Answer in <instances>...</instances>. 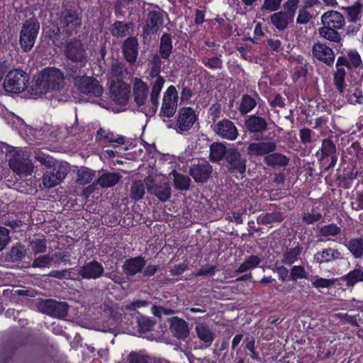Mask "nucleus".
Masks as SVG:
<instances>
[{
    "label": "nucleus",
    "mask_w": 363,
    "mask_h": 363,
    "mask_svg": "<svg viewBox=\"0 0 363 363\" xmlns=\"http://www.w3.org/2000/svg\"><path fill=\"white\" fill-rule=\"evenodd\" d=\"M145 194V189L143 184L132 185L130 189V198L135 201L141 199Z\"/></svg>",
    "instance_id": "338daca9"
},
{
    "label": "nucleus",
    "mask_w": 363,
    "mask_h": 363,
    "mask_svg": "<svg viewBox=\"0 0 363 363\" xmlns=\"http://www.w3.org/2000/svg\"><path fill=\"white\" fill-rule=\"evenodd\" d=\"M262 104L264 106V101L261 99L259 94L254 91L252 95L245 94L242 96L240 102L238 106V111L241 115L245 116L250 113L257 105Z\"/></svg>",
    "instance_id": "5701e85b"
},
{
    "label": "nucleus",
    "mask_w": 363,
    "mask_h": 363,
    "mask_svg": "<svg viewBox=\"0 0 363 363\" xmlns=\"http://www.w3.org/2000/svg\"><path fill=\"white\" fill-rule=\"evenodd\" d=\"M362 8V5L359 1H357L354 5L345 8V12L349 22L357 23L360 20Z\"/></svg>",
    "instance_id": "8fccbe9b"
},
{
    "label": "nucleus",
    "mask_w": 363,
    "mask_h": 363,
    "mask_svg": "<svg viewBox=\"0 0 363 363\" xmlns=\"http://www.w3.org/2000/svg\"><path fill=\"white\" fill-rule=\"evenodd\" d=\"M201 62L205 67L211 69H220L223 67V60L217 56L212 57H204L202 58Z\"/></svg>",
    "instance_id": "052dcab7"
},
{
    "label": "nucleus",
    "mask_w": 363,
    "mask_h": 363,
    "mask_svg": "<svg viewBox=\"0 0 363 363\" xmlns=\"http://www.w3.org/2000/svg\"><path fill=\"white\" fill-rule=\"evenodd\" d=\"M138 328L140 333L150 332L153 330L155 321L150 318L141 316L138 318Z\"/></svg>",
    "instance_id": "6e6d98bb"
},
{
    "label": "nucleus",
    "mask_w": 363,
    "mask_h": 363,
    "mask_svg": "<svg viewBox=\"0 0 363 363\" xmlns=\"http://www.w3.org/2000/svg\"><path fill=\"white\" fill-rule=\"evenodd\" d=\"M281 0H264L262 5L261 10L263 11L277 12L281 7Z\"/></svg>",
    "instance_id": "69168bd1"
},
{
    "label": "nucleus",
    "mask_w": 363,
    "mask_h": 363,
    "mask_svg": "<svg viewBox=\"0 0 363 363\" xmlns=\"http://www.w3.org/2000/svg\"><path fill=\"white\" fill-rule=\"evenodd\" d=\"M95 177V171L85 168L78 172V182L80 184H89Z\"/></svg>",
    "instance_id": "bf43d9fd"
},
{
    "label": "nucleus",
    "mask_w": 363,
    "mask_h": 363,
    "mask_svg": "<svg viewBox=\"0 0 363 363\" xmlns=\"http://www.w3.org/2000/svg\"><path fill=\"white\" fill-rule=\"evenodd\" d=\"M347 249L356 258H362L363 256V238H351L345 244Z\"/></svg>",
    "instance_id": "ea45409f"
},
{
    "label": "nucleus",
    "mask_w": 363,
    "mask_h": 363,
    "mask_svg": "<svg viewBox=\"0 0 363 363\" xmlns=\"http://www.w3.org/2000/svg\"><path fill=\"white\" fill-rule=\"evenodd\" d=\"M26 252L25 246L18 243L13 246L6 253V259L11 262H19L25 257Z\"/></svg>",
    "instance_id": "a19ab883"
},
{
    "label": "nucleus",
    "mask_w": 363,
    "mask_h": 363,
    "mask_svg": "<svg viewBox=\"0 0 363 363\" xmlns=\"http://www.w3.org/2000/svg\"><path fill=\"white\" fill-rule=\"evenodd\" d=\"M161 57L157 54L154 55L150 61V69L149 74L152 78H155L157 76H161L160 74L161 71Z\"/></svg>",
    "instance_id": "4d7b16f0"
},
{
    "label": "nucleus",
    "mask_w": 363,
    "mask_h": 363,
    "mask_svg": "<svg viewBox=\"0 0 363 363\" xmlns=\"http://www.w3.org/2000/svg\"><path fill=\"white\" fill-rule=\"evenodd\" d=\"M213 130L220 138L230 141L236 140L239 135L235 124L228 118H223L216 123L213 126Z\"/></svg>",
    "instance_id": "dca6fc26"
},
{
    "label": "nucleus",
    "mask_w": 363,
    "mask_h": 363,
    "mask_svg": "<svg viewBox=\"0 0 363 363\" xmlns=\"http://www.w3.org/2000/svg\"><path fill=\"white\" fill-rule=\"evenodd\" d=\"M40 29L37 20L29 18L25 21L20 33V44L24 52L30 51L33 47Z\"/></svg>",
    "instance_id": "423d86ee"
},
{
    "label": "nucleus",
    "mask_w": 363,
    "mask_h": 363,
    "mask_svg": "<svg viewBox=\"0 0 363 363\" xmlns=\"http://www.w3.org/2000/svg\"><path fill=\"white\" fill-rule=\"evenodd\" d=\"M261 263V259L257 255H250L236 269L238 274L244 273L250 269L257 267Z\"/></svg>",
    "instance_id": "49530a36"
},
{
    "label": "nucleus",
    "mask_w": 363,
    "mask_h": 363,
    "mask_svg": "<svg viewBox=\"0 0 363 363\" xmlns=\"http://www.w3.org/2000/svg\"><path fill=\"white\" fill-rule=\"evenodd\" d=\"M347 99L352 104H363V93L360 87H355L348 91Z\"/></svg>",
    "instance_id": "5fc2aeb1"
},
{
    "label": "nucleus",
    "mask_w": 363,
    "mask_h": 363,
    "mask_svg": "<svg viewBox=\"0 0 363 363\" xmlns=\"http://www.w3.org/2000/svg\"><path fill=\"white\" fill-rule=\"evenodd\" d=\"M323 218V206L321 204L313 206L310 211L302 213V222L306 225H311L320 221Z\"/></svg>",
    "instance_id": "f704fd0d"
},
{
    "label": "nucleus",
    "mask_w": 363,
    "mask_h": 363,
    "mask_svg": "<svg viewBox=\"0 0 363 363\" xmlns=\"http://www.w3.org/2000/svg\"><path fill=\"white\" fill-rule=\"evenodd\" d=\"M302 250V247L298 243L295 247L287 248L282 255L281 263L292 265L298 260Z\"/></svg>",
    "instance_id": "58836bf2"
},
{
    "label": "nucleus",
    "mask_w": 363,
    "mask_h": 363,
    "mask_svg": "<svg viewBox=\"0 0 363 363\" xmlns=\"http://www.w3.org/2000/svg\"><path fill=\"white\" fill-rule=\"evenodd\" d=\"M277 149V145L274 142H259L251 143L249 144L247 151L251 156L262 157L269 155Z\"/></svg>",
    "instance_id": "bb28decb"
},
{
    "label": "nucleus",
    "mask_w": 363,
    "mask_h": 363,
    "mask_svg": "<svg viewBox=\"0 0 363 363\" xmlns=\"http://www.w3.org/2000/svg\"><path fill=\"white\" fill-rule=\"evenodd\" d=\"M65 76L60 69L48 67L39 73L32 86V91L36 96H43L50 91H59L64 86Z\"/></svg>",
    "instance_id": "f03ea898"
},
{
    "label": "nucleus",
    "mask_w": 363,
    "mask_h": 363,
    "mask_svg": "<svg viewBox=\"0 0 363 363\" xmlns=\"http://www.w3.org/2000/svg\"><path fill=\"white\" fill-rule=\"evenodd\" d=\"M127 363H153L152 358L141 352L132 351L127 357Z\"/></svg>",
    "instance_id": "864d4df0"
},
{
    "label": "nucleus",
    "mask_w": 363,
    "mask_h": 363,
    "mask_svg": "<svg viewBox=\"0 0 363 363\" xmlns=\"http://www.w3.org/2000/svg\"><path fill=\"white\" fill-rule=\"evenodd\" d=\"M347 59L350 69L359 67L362 63L360 55L356 50H350L347 52Z\"/></svg>",
    "instance_id": "680f3d73"
},
{
    "label": "nucleus",
    "mask_w": 363,
    "mask_h": 363,
    "mask_svg": "<svg viewBox=\"0 0 363 363\" xmlns=\"http://www.w3.org/2000/svg\"><path fill=\"white\" fill-rule=\"evenodd\" d=\"M82 25L81 18L72 9H65L62 12L59 30L67 37L76 35Z\"/></svg>",
    "instance_id": "0eeeda50"
},
{
    "label": "nucleus",
    "mask_w": 363,
    "mask_h": 363,
    "mask_svg": "<svg viewBox=\"0 0 363 363\" xmlns=\"http://www.w3.org/2000/svg\"><path fill=\"white\" fill-rule=\"evenodd\" d=\"M342 258V254L337 249L327 247L316 252L313 255V262L320 266L341 259Z\"/></svg>",
    "instance_id": "b1692460"
},
{
    "label": "nucleus",
    "mask_w": 363,
    "mask_h": 363,
    "mask_svg": "<svg viewBox=\"0 0 363 363\" xmlns=\"http://www.w3.org/2000/svg\"><path fill=\"white\" fill-rule=\"evenodd\" d=\"M122 52L125 60L134 65L138 57V40L135 37H128L122 44Z\"/></svg>",
    "instance_id": "393cba45"
},
{
    "label": "nucleus",
    "mask_w": 363,
    "mask_h": 363,
    "mask_svg": "<svg viewBox=\"0 0 363 363\" xmlns=\"http://www.w3.org/2000/svg\"><path fill=\"white\" fill-rule=\"evenodd\" d=\"M311 276L303 265H293L290 269L289 280L296 281L298 279H307L309 281Z\"/></svg>",
    "instance_id": "de8ad7c7"
},
{
    "label": "nucleus",
    "mask_w": 363,
    "mask_h": 363,
    "mask_svg": "<svg viewBox=\"0 0 363 363\" xmlns=\"http://www.w3.org/2000/svg\"><path fill=\"white\" fill-rule=\"evenodd\" d=\"M65 53L66 57L73 62H82L86 57L82 43L77 39L70 40L67 43Z\"/></svg>",
    "instance_id": "aec40b11"
},
{
    "label": "nucleus",
    "mask_w": 363,
    "mask_h": 363,
    "mask_svg": "<svg viewBox=\"0 0 363 363\" xmlns=\"http://www.w3.org/2000/svg\"><path fill=\"white\" fill-rule=\"evenodd\" d=\"M228 149L220 143L215 142L210 145L209 160L212 162H218L225 159L228 155Z\"/></svg>",
    "instance_id": "473e14b6"
},
{
    "label": "nucleus",
    "mask_w": 363,
    "mask_h": 363,
    "mask_svg": "<svg viewBox=\"0 0 363 363\" xmlns=\"http://www.w3.org/2000/svg\"><path fill=\"white\" fill-rule=\"evenodd\" d=\"M284 219V213L281 211L265 213L259 216L260 223L263 225H269L273 223H281Z\"/></svg>",
    "instance_id": "09e8293b"
},
{
    "label": "nucleus",
    "mask_w": 363,
    "mask_h": 363,
    "mask_svg": "<svg viewBox=\"0 0 363 363\" xmlns=\"http://www.w3.org/2000/svg\"><path fill=\"white\" fill-rule=\"evenodd\" d=\"M146 260L142 256L126 259L122 265L123 273L127 276H135L145 268Z\"/></svg>",
    "instance_id": "cd10ccee"
},
{
    "label": "nucleus",
    "mask_w": 363,
    "mask_h": 363,
    "mask_svg": "<svg viewBox=\"0 0 363 363\" xmlns=\"http://www.w3.org/2000/svg\"><path fill=\"white\" fill-rule=\"evenodd\" d=\"M299 1L300 0H287L283 6V12H285V13H287L288 16L294 19Z\"/></svg>",
    "instance_id": "0e129e2a"
},
{
    "label": "nucleus",
    "mask_w": 363,
    "mask_h": 363,
    "mask_svg": "<svg viewBox=\"0 0 363 363\" xmlns=\"http://www.w3.org/2000/svg\"><path fill=\"white\" fill-rule=\"evenodd\" d=\"M65 79L74 80V82L80 79L82 75V66L77 64L67 63L65 67Z\"/></svg>",
    "instance_id": "c03bdc74"
},
{
    "label": "nucleus",
    "mask_w": 363,
    "mask_h": 363,
    "mask_svg": "<svg viewBox=\"0 0 363 363\" xmlns=\"http://www.w3.org/2000/svg\"><path fill=\"white\" fill-rule=\"evenodd\" d=\"M228 172L232 174H243L246 171V158L236 147L228 148L225 158Z\"/></svg>",
    "instance_id": "f8f14e48"
},
{
    "label": "nucleus",
    "mask_w": 363,
    "mask_h": 363,
    "mask_svg": "<svg viewBox=\"0 0 363 363\" xmlns=\"http://www.w3.org/2000/svg\"><path fill=\"white\" fill-rule=\"evenodd\" d=\"M104 267L97 260L93 259L89 262H85L78 270V274L86 280L97 279L103 276Z\"/></svg>",
    "instance_id": "a211bd4d"
},
{
    "label": "nucleus",
    "mask_w": 363,
    "mask_h": 363,
    "mask_svg": "<svg viewBox=\"0 0 363 363\" xmlns=\"http://www.w3.org/2000/svg\"><path fill=\"white\" fill-rule=\"evenodd\" d=\"M172 38L169 33H164L160 40L159 53L162 59L167 60L172 53Z\"/></svg>",
    "instance_id": "72a5a7b5"
},
{
    "label": "nucleus",
    "mask_w": 363,
    "mask_h": 363,
    "mask_svg": "<svg viewBox=\"0 0 363 363\" xmlns=\"http://www.w3.org/2000/svg\"><path fill=\"white\" fill-rule=\"evenodd\" d=\"M147 84L140 78H135L133 83L134 101L138 107L144 106L148 96Z\"/></svg>",
    "instance_id": "c756f323"
},
{
    "label": "nucleus",
    "mask_w": 363,
    "mask_h": 363,
    "mask_svg": "<svg viewBox=\"0 0 363 363\" xmlns=\"http://www.w3.org/2000/svg\"><path fill=\"white\" fill-rule=\"evenodd\" d=\"M38 308L44 314L62 318L67 315L69 305L66 302L57 301L55 299H45L38 303Z\"/></svg>",
    "instance_id": "9b49d317"
},
{
    "label": "nucleus",
    "mask_w": 363,
    "mask_h": 363,
    "mask_svg": "<svg viewBox=\"0 0 363 363\" xmlns=\"http://www.w3.org/2000/svg\"><path fill=\"white\" fill-rule=\"evenodd\" d=\"M110 93L115 104L125 105L130 98V86L123 80L112 81L110 86Z\"/></svg>",
    "instance_id": "f3484780"
},
{
    "label": "nucleus",
    "mask_w": 363,
    "mask_h": 363,
    "mask_svg": "<svg viewBox=\"0 0 363 363\" xmlns=\"http://www.w3.org/2000/svg\"><path fill=\"white\" fill-rule=\"evenodd\" d=\"M313 56L328 66L333 65L335 53L332 48L324 43H316L312 46Z\"/></svg>",
    "instance_id": "412c9836"
},
{
    "label": "nucleus",
    "mask_w": 363,
    "mask_h": 363,
    "mask_svg": "<svg viewBox=\"0 0 363 363\" xmlns=\"http://www.w3.org/2000/svg\"><path fill=\"white\" fill-rule=\"evenodd\" d=\"M179 95L176 87L170 85L164 93L160 116L170 118L176 113Z\"/></svg>",
    "instance_id": "6e6552de"
},
{
    "label": "nucleus",
    "mask_w": 363,
    "mask_h": 363,
    "mask_svg": "<svg viewBox=\"0 0 363 363\" xmlns=\"http://www.w3.org/2000/svg\"><path fill=\"white\" fill-rule=\"evenodd\" d=\"M31 249L35 254L43 253L46 251L47 245L45 240H36L30 242Z\"/></svg>",
    "instance_id": "774afa93"
},
{
    "label": "nucleus",
    "mask_w": 363,
    "mask_h": 363,
    "mask_svg": "<svg viewBox=\"0 0 363 363\" xmlns=\"http://www.w3.org/2000/svg\"><path fill=\"white\" fill-rule=\"evenodd\" d=\"M269 113V110L265 106L259 105L258 110L255 114L249 116L245 121V127L250 133H263L267 130L268 123L262 115Z\"/></svg>",
    "instance_id": "1a4fd4ad"
},
{
    "label": "nucleus",
    "mask_w": 363,
    "mask_h": 363,
    "mask_svg": "<svg viewBox=\"0 0 363 363\" xmlns=\"http://www.w3.org/2000/svg\"><path fill=\"white\" fill-rule=\"evenodd\" d=\"M264 163L272 169L285 167L289 163V158L280 152H271L264 158Z\"/></svg>",
    "instance_id": "2f4dec72"
},
{
    "label": "nucleus",
    "mask_w": 363,
    "mask_h": 363,
    "mask_svg": "<svg viewBox=\"0 0 363 363\" xmlns=\"http://www.w3.org/2000/svg\"><path fill=\"white\" fill-rule=\"evenodd\" d=\"M198 119V115L193 108L186 106L179 108L176 123L177 132L183 133L189 131Z\"/></svg>",
    "instance_id": "ddd939ff"
},
{
    "label": "nucleus",
    "mask_w": 363,
    "mask_h": 363,
    "mask_svg": "<svg viewBox=\"0 0 363 363\" xmlns=\"http://www.w3.org/2000/svg\"><path fill=\"white\" fill-rule=\"evenodd\" d=\"M289 62L292 68V79L296 82L306 77L308 74V62L302 55L290 57Z\"/></svg>",
    "instance_id": "a878e982"
},
{
    "label": "nucleus",
    "mask_w": 363,
    "mask_h": 363,
    "mask_svg": "<svg viewBox=\"0 0 363 363\" xmlns=\"http://www.w3.org/2000/svg\"><path fill=\"white\" fill-rule=\"evenodd\" d=\"M347 152L352 157L342 155L339 168L335 174V182L339 188L348 189L351 187L353 181L357 177L359 169L356 160L359 159L363 164V149L360 143L354 142L347 149Z\"/></svg>",
    "instance_id": "f257e3e1"
},
{
    "label": "nucleus",
    "mask_w": 363,
    "mask_h": 363,
    "mask_svg": "<svg viewBox=\"0 0 363 363\" xmlns=\"http://www.w3.org/2000/svg\"><path fill=\"white\" fill-rule=\"evenodd\" d=\"M323 26L318 29L319 35L327 40L333 43H340L342 38L339 30L345 25V16L339 11L330 10L321 16Z\"/></svg>",
    "instance_id": "7ed1b4c3"
},
{
    "label": "nucleus",
    "mask_w": 363,
    "mask_h": 363,
    "mask_svg": "<svg viewBox=\"0 0 363 363\" xmlns=\"http://www.w3.org/2000/svg\"><path fill=\"white\" fill-rule=\"evenodd\" d=\"M121 176L115 172H108L101 174L96 180L98 184L102 188H108L118 184Z\"/></svg>",
    "instance_id": "79ce46f5"
},
{
    "label": "nucleus",
    "mask_w": 363,
    "mask_h": 363,
    "mask_svg": "<svg viewBox=\"0 0 363 363\" xmlns=\"http://www.w3.org/2000/svg\"><path fill=\"white\" fill-rule=\"evenodd\" d=\"M340 279L345 282L347 288L353 287L356 284L363 282V269L361 267L354 268Z\"/></svg>",
    "instance_id": "e433bc0d"
},
{
    "label": "nucleus",
    "mask_w": 363,
    "mask_h": 363,
    "mask_svg": "<svg viewBox=\"0 0 363 363\" xmlns=\"http://www.w3.org/2000/svg\"><path fill=\"white\" fill-rule=\"evenodd\" d=\"M173 176L174 186L180 191H186L191 185V179L189 176L184 175L176 170L172 172Z\"/></svg>",
    "instance_id": "37998d69"
},
{
    "label": "nucleus",
    "mask_w": 363,
    "mask_h": 363,
    "mask_svg": "<svg viewBox=\"0 0 363 363\" xmlns=\"http://www.w3.org/2000/svg\"><path fill=\"white\" fill-rule=\"evenodd\" d=\"M213 172L212 165L206 160H197L191 164L189 175L196 183L207 182Z\"/></svg>",
    "instance_id": "2eb2a0df"
},
{
    "label": "nucleus",
    "mask_w": 363,
    "mask_h": 363,
    "mask_svg": "<svg viewBox=\"0 0 363 363\" xmlns=\"http://www.w3.org/2000/svg\"><path fill=\"white\" fill-rule=\"evenodd\" d=\"M149 190L162 202L167 201L171 196V187L167 182L155 184Z\"/></svg>",
    "instance_id": "4c0bfd02"
},
{
    "label": "nucleus",
    "mask_w": 363,
    "mask_h": 363,
    "mask_svg": "<svg viewBox=\"0 0 363 363\" xmlns=\"http://www.w3.org/2000/svg\"><path fill=\"white\" fill-rule=\"evenodd\" d=\"M126 67L123 62L117 60L111 64V74L116 79L115 81L123 80L124 72Z\"/></svg>",
    "instance_id": "603ef678"
},
{
    "label": "nucleus",
    "mask_w": 363,
    "mask_h": 363,
    "mask_svg": "<svg viewBox=\"0 0 363 363\" xmlns=\"http://www.w3.org/2000/svg\"><path fill=\"white\" fill-rule=\"evenodd\" d=\"M309 281H311V285L315 289H324L332 286L335 283L334 279H326L320 277L318 276H311Z\"/></svg>",
    "instance_id": "3c124183"
},
{
    "label": "nucleus",
    "mask_w": 363,
    "mask_h": 363,
    "mask_svg": "<svg viewBox=\"0 0 363 363\" xmlns=\"http://www.w3.org/2000/svg\"><path fill=\"white\" fill-rule=\"evenodd\" d=\"M67 167L63 164L53 165L48 168L43 176V184L47 188H51L59 184L67 175Z\"/></svg>",
    "instance_id": "4468645a"
},
{
    "label": "nucleus",
    "mask_w": 363,
    "mask_h": 363,
    "mask_svg": "<svg viewBox=\"0 0 363 363\" xmlns=\"http://www.w3.org/2000/svg\"><path fill=\"white\" fill-rule=\"evenodd\" d=\"M195 330L198 337L203 342L206 347H209L215 339V335L209 327L206 324L199 323L196 325Z\"/></svg>",
    "instance_id": "c9c22d12"
},
{
    "label": "nucleus",
    "mask_w": 363,
    "mask_h": 363,
    "mask_svg": "<svg viewBox=\"0 0 363 363\" xmlns=\"http://www.w3.org/2000/svg\"><path fill=\"white\" fill-rule=\"evenodd\" d=\"M341 232V228L335 223L325 225L319 229V234L323 237L336 236Z\"/></svg>",
    "instance_id": "13d9d810"
},
{
    "label": "nucleus",
    "mask_w": 363,
    "mask_h": 363,
    "mask_svg": "<svg viewBox=\"0 0 363 363\" xmlns=\"http://www.w3.org/2000/svg\"><path fill=\"white\" fill-rule=\"evenodd\" d=\"M28 84V76L22 69H15L8 72L4 82V89L9 92L19 94L24 91Z\"/></svg>",
    "instance_id": "39448f33"
},
{
    "label": "nucleus",
    "mask_w": 363,
    "mask_h": 363,
    "mask_svg": "<svg viewBox=\"0 0 363 363\" xmlns=\"http://www.w3.org/2000/svg\"><path fill=\"white\" fill-rule=\"evenodd\" d=\"M130 28V23L116 21L111 25L110 30L113 36L117 38H123L128 34Z\"/></svg>",
    "instance_id": "a18cd8bd"
},
{
    "label": "nucleus",
    "mask_w": 363,
    "mask_h": 363,
    "mask_svg": "<svg viewBox=\"0 0 363 363\" xmlns=\"http://www.w3.org/2000/svg\"><path fill=\"white\" fill-rule=\"evenodd\" d=\"M52 261L53 257L49 255H41L33 260L32 267L35 268H44L48 267Z\"/></svg>",
    "instance_id": "e2e57ef3"
},
{
    "label": "nucleus",
    "mask_w": 363,
    "mask_h": 363,
    "mask_svg": "<svg viewBox=\"0 0 363 363\" xmlns=\"http://www.w3.org/2000/svg\"><path fill=\"white\" fill-rule=\"evenodd\" d=\"M169 320V330L177 339L184 340L189 335L188 323L186 320L177 316L172 317Z\"/></svg>",
    "instance_id": "c85d7f7f"
},
{
    "label": "nucleus",
    "mask_w": 363,
    "mask_h": 363,
    "mask_svg": "<svg viewBox=\"0 0 363 363\" xmlns=\"http://www.w3.org/2000/svg\"><path fill=\"white\" fill-rule=\"evenodd\" d=\"M269 19L272 25L279 31H284L294 23V20L283 11L274 13L270 16Z\"/></svg>",
    "instance_id": "7c9ffc66"
},
{
    "label": "nucleus",
    "mask_w": 363,
    "mask_h": 363,
    "mask_svg": "<svg viewBox=\"0 0 363 363\" xmlns=\"http://www.w3.org/2000/svg\"><path fill=\"white\" fill-rule=\"evenodd\" d=\"M315 155L324 171H329L334 168L338 159L337 147L332 138L322 140L320 149Z\"/></svg>",
    "instance_id": "20e7f679"
},
{
    "label": "nucleus",
    "mask_w": 363,
    "mask_h": 363,
    "mask_svg": "<svg viewBox=\"0 0 363 363\" xmlns=\"http://www.w3.org/2000/svg\"><path fill=\"white\" fill-rule=\"evenodd\" d=\"M74 87L77 91L88 97H99L104 92L102 86L94 77L83 75L74 82Z\"/></svg>",
    "instance_id": "9d476101"
},
{
    "label": "nucleus",
    "mask_w": 363,
    "mask_h": 363,
    "mask_svg": "<svg viewBox=\"0 0 363 363\" xmlns=\"http://www.w3.org/2000/svg\"><path fill=\"white\" fill-rule=\"evenodd\" d=\"M9 167L16 174L25 176L31 175L33 171V164L31 161L18 154L10 159Z\"/></svg>",
    "instance_id": "4be33fe9"
},
{
    "label": "nucleus",
    "mask_w": 363,
    "mask_h": 363,
    "mask_svg": "<svg viewBox=\"0 0 363 363\" xmlns=\"http://www.w3.org/2000/svg\"><path fill=\"white\" fill-rule=\"evenodd\" d=\"M163 14L160 11L152 10L149 11L147 21L143 27V33L145 38L157 33L163 24Z\"/></svg>",
    "instance_id": "6ab92c4d"
}]
</instances>
